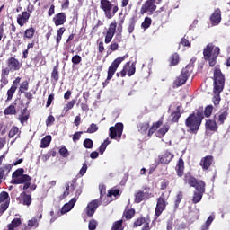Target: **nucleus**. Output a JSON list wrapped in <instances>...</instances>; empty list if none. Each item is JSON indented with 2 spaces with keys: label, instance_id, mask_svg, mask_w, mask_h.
I'll use <instances>...</instances> for the list:
<instances>
[{
  "label": "nucleus",
  "instance_id": "ddd939ff",
  "mask_svg": "<svg viewBox=\"0 0 230 230\" xmlns=\"http://www.w3.org/2000/svg\"><path fill=\"white\" fill-rule=\"evenodd\" d=\"M16 200L19 204L22 206H27V208H30L33 202L30 190L21 192L20 196L16 198Z\"/></svg>",
  "mask_w": 230,
  "mask_h": 230
},
{
  "label": "nucleus",
  "instance_id": "c03bdc74",
  "mask_svg": "<svg viewBox=\"0 0 230 230\" xmlns=\"http://www.w3.org/2000/svg\"><path fill=\"white\" fill-rule=\"evenodd\" d=\"M146 223V217H140L138 218H137L134 223H133V227H141V226H143V224Z\"/></svg>",
  "mask_w": 230,
  "mask_h": 230
},
{
  "label": "nucleus",
  "instance_id": "69168bd1",
  "mask_svg": "<svg viewBox=\"0 0 230 230\" xmlns=\"http://www.w3.org/2000/svg\"><path fill=\"white\" fill-rule=\"evenodd\" d=\"M80 62H82V57H80V55H75L74 57H72V64H74L75 66H78Z\"/></svg>",
  "mask_w": 230,
  "mask_h": 230
},
{
  "label": "nucleus",
  "instance_id": "c9c22d12",
  "mask_svg": "<svg viewBox=\"0 0 230 230\" xmlns=\"http://www.w3.org/2000/svg\"><path fill=\"white\" fill-rule=\"evenodd\" d=\"M199 193H206V182L204 181H196V185L193 187Z\"/></svg>",
  "mask_w": 230,
  "mask_h": 230
},
{
  "label": "nucleus",
  "instance_id": "e2e57ef3",
  "mask_svg": "<svg viewBox=\"0 0 230 230\" xmlns=\"http://www.w3.org/2000/svg\"><path fill=\"white\" fill-rule=\"evenodd\" d=\"M119 195V189H111L108 191L107 197H118Z\"/></svg>",
  "mask_w": 230,
  "mask_h": 230
},
{
  "label": "nucleus",
  "instance_id": "bf43d9fd",
  "mask_svg": "<svg viewBox=\"0 0 230 230\" xmlns=\"http://www.w3.org/2000/svg\"><path fill=\"white\" fill-rule=\"evenodd\" d=\"M8 208H10V202L7 201L0 203V215H3V213H4L6 209H8Z\"/></svg>",
  "mask_w": 230,
  "mask_h": 230
},
{
  "label": "nucleus",
  "instance_id": "20e7f679",
  "mask_svg": "<svg viewBox=\"0 0 230 230\" xmlns=\"http://www.w3.org/2000/svg\"><path fill=\"white\" fill-rule=\"evenodd\" d=\"M218 55H220V48L216 47L213 43H208L203 49V58L206 62H208L210 67L217 66Z\"/></svg>",
  "mask_w": 230,
  "mask_h": 230
},
{
  "label": "nucleus",
  "instance_id": "aec40b11",
  "mask_svg": "<svg viewBox=\"0 0 230 230\" xmlns=\"http://www.w3.org/2000/svg\"><path fill=\"white\" fill-rule=\"evenodd\" d=\"M39 220H42V214H40L38 217H33L27 222V225H24L23 230H31L37 229L39 227Z\"/></svg>",
  "mask_w": 230,
  "mask_h": 230
},
{
  "label": "nucleus",
  "instance_id": "603ef678",
  "mask_svg": "<svg viewBox=\"0 0 230 230\" xmlns=\"http://www.w3.org/2000/svg\"><path fill=\"white\" fill-rule=\"evenodd\" d=\"M3 202H10V194L6 191L0 193V204H3Z\"/></svg>",
  "mask_w": 230,
  "mask_h": 230
},
{
  "label": "nucleus",
  "instance_id": "4c0bfd02",
  "mask_svg": "<svg viewBox=\"0 0 230 230\" xmlns=\"http://www.w3.org/2000/svg\"><path fill=\"white\" fill-rule=\"evenodd\" d=\"M34 64H39L40 66H46V58L42 56V52H39L34 58H33Z\"/></svg>",
  "mask_w": 230,
  "mask_h": 230
},
{
  "label": "nucleus",
  "instance_id": "423d86ee",
  "mask_svg": "<svg viewBox=\"0 0 230 230\" xmlns=\"http://www.w3.org/2000/svg\"><path fill=\"white\" fill-rule=\"evenodd\" d=\"M100 8L104 12L106 19H112L118 13V10H119L118 4L114 5L109 0H100Z\"/></svg>",
  "mask_w": 230,
  "mask_h": 230
},
{
  "label": "nucleus",
  "instance_id": "338daca9",
  "mask_svg": "<svg viewBox=\"0 0 230 230\" xmlns=\"http://www.w3.org/2000/svg\"><path fill=\"white\" fill-rule=\"evenodd\" d=\"M82 134H84V131H77L73 135L74 143L80 141V137H82Z\"/></svg>",
  "mask_w": 230,
  "mask_h": 230
},
{
  "label": "nucleus",
  "instance_id": "2eb2a0df",
  "mask_svg": "<svg viewBox=\"0 0 230 230\" xmlns=\"http://www.w3.org/2000/svg\"><path fill=\"white\" fill-rule=\"evenodd\" d=\"M76 204V198H73L68 203H66L63 208H61L60 214L58 215L57 217H52L50 219V223L53 224L57 220L60 215H66V213H69L73 208H75V205Z\"/></svg>",
  "mask_w": 230,
  "mask_h": 230
},
{
  "label": "nucleus",
  "instance_id": "09e8293b",
  "mask_svg": "<svg viewBox=\"0 0 230 230\" xmlns=\"http://www.w3.org/2000/svg\"><path fill=\"white\" fill-rule=\"evenodd\" d=\"M51 78L54 80V82H58L59 80V73H58V65L53 67L52 73H51Z\"/></svg>",
  "mask_w": 230,
  "mask_h": 230
},
{
  "label": "nucleus",
  "instance_id": "f704fd0d",
  "mask_svg": "<svg viewBox=\"0 0 230 230\" xmlns=\"http://www.w3.org/2000/svg\"><path fill=\"white\" fill-rule=\"evenodd\" d=\"M191 73H193V66L187 65L184 68H182L181 75L188 80V78L191 76Z\"/></svg>",
  "mask_w": 230,
  "mask_h": 230
},
{
  "label": "nucleus",
  "instance_id": "39448f33",
  "mask_svg": "<svg viewBox=\"0 0 230 230\" xmlns=\"http://www.w3.org/2000/svg\"><path fill=\"white\" fill-rule=\"evenodd\" d=\"M214 93L219 94L224 91V85L226 84V76L220 70V67L214 68Z\"/></svg>",
  "mask_w": 230,
  "mask_h": 230
},
{
  "label": "nucleus",
  "instance_id": "9b49d317",
  "mask_svg": "<svg viewBox=\"0 0 230 230\" xmlns=\"http://www.w3.org/2000/svg\"><path fill=\"white\" fill-rule=\"evenodd\" d=\"M123 123H116L115 126H112L109 129V136L111 139H116L117 141L121 140V136H123Z\"/></svg>",
  "mask_w": 230,
  "mask_h": 230
},
{
  "label": "nucleus",
  "instance_id": "6e6552de",
  "mask_svg": "<svg viewBox=\"0 0 230 230\" xmlns=\"http://www.w3.org/2000/svg\"><path fill=\"white\" fill-rule=\"evenodd\" d=\"M168 206V198L164 196V192H163L159 198L156 199V207L155 208V218H159L161 215H163V211L166 209Z\"/></svg>",
  "mask_w": 230,
  "mask_h": 230
},
{
  "label": "nucleus",
  "instance_id": "37998d69",
  "mask_svg": "<svg viewBox=\"0 0 230 230\" xmlns=\"http://www.w3.org/2000/svg\"><path fill=\"white\" fill-rule=\"evenodd\" d=\"M136 22H137V20L136 19V16H133L129 19V25L128 27V33H133L134 30L136 28Z\"/></svg>",
  "mask_w": 230,
  "mask_h": 230
},
{
  "label": "nucleus",
  "instance_id": "a18cd8bd",
  "mask_svg": "<svg viewBox=\"0 0 230 230\" xmlns=\"http://www.w3.org/2000/svg\"><path fill=\"white\" fill-rule=\"evenodd\" d=\"M202 197H204V193L194 191L193 198H192L193 204H199V202L202 200Z\"/></svg>",
  "mask_w": 230,
  "mask_h": 230
},
{
  "label": "nucleus",
  "instance_id": "c756f323",
  "mask_svg": "<svg viewBox=\"0 0 230 230\" xmlns=\"http://www.w3.org/2000/svg\"><path fill=\"white\" fill-rule=\"evenodd\" d=\"M17 105L16 102L12 103L7 108L4 110V116H15L17 114V108L15 107Z\"/></svg>",
  "mask_w": 230,
  "mask_h": 230
},
{
  "label": "nucleus",
  "instance_id": "13d9d810",
  "mask_svg": "<svg viewBox=\"0 0 230 230\" xmlns=\"http://www.w3.org/2000/svg\"><path fill=\"white\" fill-rule=\"evenodd\" d=\"M94 132H98V126L96 124H94V123H92L88 127V128L86 130V133L87 134H94Z\"/></svg>",
  "mask_w": 230,
  "mask_h": 230
},
{
  "label": "nucleus",
  "instance_id": "3c124183",
  "mask_svg": "<svg viewBox=\"0 0 230 230\" xmlns=\"http://www.w3.org/2000/svg\"><path fill=\"white\" fill-rule=\"evenodd\" d=\"M184 195L182 194V191H179L176 195V199L174 201V209H179V204H181V201L182 200Z\"/></svg>",
  "mask_w": 230,
  "mask_h": 230
},
{
  "label": "nucleus",
  "instance_id": "473e14b6",
  "mask_svg": "<svg viewBox=\"0 0 230 230\" xmlns=\"http://www.w3.org/2000/svg\"><path fill=\"white\" fill-rule=\"evenodd\" d=\"M15 136H17L16 139H19V137H21V131L17 126H13L8 133V137L9 139H12V137H15Z\"/></svg>",
  "mask_w": 230,
  "mask_h": 230
},
{
  "label": "nucleus",
  "instance_id": "e433bc0d",
  "mask_svg": "<svg viewBox=\"0 0 230 230\" xmlns=\"http://www.w3.org/2000/svg\"><path fill=\"white\" fill-rule=\"evenodd\" d=\"M135 215H136V209L134 208L125 209L123 212V218H125V220H132Z\"/></svg>",
  "mask_w": 230,
  "mask_h": 230
},
{
  "label": "nucleus",
  "instance_id": "ea45409f",
  "mask_svg": "<svg viewBox=\"0 0 230 230\" xmlns=\"http://www.w3.org/2000/svg\"><path fill=\"white\" fill-rule=\"evenodd\" d=\"M51 136L47 135L45 136L40 142V148H48L49 145H51Z\"/></svg>",
  "mask_w": 230,
  "mask_h": 230
},
{
  "label": "nucleus",
  "instance_id": "a19ab883",
  "mask_svg": "<svg viewBox=\"0 0 230 230\" xmlns=\"http://www.w3.org/2000/svg\"><path fill=\"white\" fill-rule=\"evenodd\" d=\"M206 127L207 128H208V130H211L212 132H217V130H218V126H217V122L213 120H207Z\"/></svg>",
  "mask_w": 230,
  "mask_h": 230
},
{
  "label": "nucleus",
  "instance_id": "0eeeda50",
  "mask_svg": "<svg viewBox=\"0 0 230 230\" xmlns=\"http://www.w3.org/2000/svg\"><path fill=\"white\" fill-rule=\"evenodd\" d=\"M126 58H128V54L117 58L111 63V65L108 68V75L105 81L106 84H109V81L112 80V76H114V75L116 74V71H118V67H119V66L121 65V62H124Z\"/></svg>",
  "mask_w": 230,
  "mask_h": 230
},
{
  "label": "nucleus",
  "instance_id": "8fccbe9b",
  "mask_svg": "<svg viewBox=\"0 0 230 230\" xmlns=\"http://www.w3.org/2000/svg\"><path fill=\"white\" fill-rule=\"evenodd\" d=\"M15 91H17V88H15L14 86H11L7 90V99H6V102H12V100L13 98V94H15Z\"/></svg>",
  "mask_w": 230,
  "mask_h": 230
},
{
  "label": "nucleus",
  "instance_id": "f257e3e1",
  "mask_svg": "<svg viewBox=\"0 0 230 230\" xmlns=\"http://www.w3.org/2000/svg\"><path fill=\"white\" fill-rule=\"evenodd\" d=\"M163 117L158 121L153 122L151 127L148 122L141 123L138 126V132H140V134H147L148 137H151V136L155 134L156 137L163 139L170 130V124L165 123L163 125Z\"/></svg>",
  "mask_w": 230,
  "mask_h": 230
},
{
  "label": "nucleus",
  "instance_id": "79ce46f5",
  "mask_svg": "<svg viewBox=\"0 0 230 230\" xmlns=\"http://www.w3.org/2000/svg\"><path fill=\"white\" fill-rule=\"evenodd\" d=\"M145 200V193L142 190H138L137 193H135V203L140 204V202H143Z\"/></svg>",
  "mask_w": 230,
  "mask_h": 230
},
{
  "label": "nucleus",
  "instance_id": "49530a36",
  "mask_svg": "<svg viewBox=\"0 0 230 230\" xmlns=\"http://www.w3.org/2000/svg\"><path fill=\"white\" fill-rule=\"evenodd\" d=\"M109 145H111V140H109V138H106L104 142L101 144L99 146V152L102 155H103V153L107 150V146H109Z\"/></svg>",
  "mask_w": 230,
  "mask_h": 230
},
{
  "label": "nucleus",
  "instance_id": "72a5a7b5",
  "mask_svg": "<svg viewBox=\"0 0 230 230\" xmlns=\"http://www.w3.org/2000/svg\"><path fill=\"white\" fill-rule=\"evenodd\" d=\"M186 82H188V79L184 75H181V74H180L179 76H177L176 79L173 81V85L175 87H181V85H184Z\"/></svg>",
  "mask_w": 230,
  "mask_h": 230
},
{
  "label": "nucleus",
  "instance_id": "5fc2aeb1",
  "mask_svg": "<svg viewBox=\"0 0 230 230\" xmlns=\"http://www.w3.org/2000/svg\"><path fill=\"white\" fill-rule=\"evenodd\" d=\"M111 230H123V219L115 221L112 225Z\"/></svg>",
  "mask_w": 230,
  "mask_h": 230
},
{
  "label": "nucleus",
  "instance_id": "c85d7f7f",
  "mask_svg": "<svg viewBox=\"0 0 230 230\" xmlns=\"http://www.w3.org/2000/svg\"><path fill=\"white\" fill-rule=\"evenodd\" d=\"M168 62H169V66H170L171 67H173V66H178V65H179V62H181V58L179 57V53L174 52L173 54H172V55L169 57Z\"/></svg>",
  "mask_w": 230,
  "mask_h": 230
},
{
  "label": "nucleus",
  "instance_id": "7c9ffc66",
  "mask_svg": "<svg viewBox=\"0 0 230 230\" xmlns=\"http://www.w3.org/2000/svg\"><path fill=\"white\" fill-rule=\"evenodd\" d=\"M35 31H36V30L33 26L27 28L23 33L24 40H31V39H33V37H35Z\"/></svg>",
  "mask_w": 230,
  "mask_h": 230
},
{
  "label": "nucleus",
  "instance_id": "052dcab7",
  "mask_svg": "<svg viewBox=\"0 0 230 230\" xmlns=\"http://www.w3.org/2000/svg\"><path fill=\"white\" fill-rule=\"evenodd\" d=\"M76 103L75 100H72L70 101L66 106L64 108L65 112H69V111H71V109H73L75 107V104Z\"/></svg>",
  "mask_w": 230,
  "mask_h": 230
},
{
  "label": "nucleus",
  "instance_id": "b1692460",
  "mask_svg": "<svg viewBox=\"0 0 230 230\" xmlns=\"http://www.w3.org/2000/svg\"><path fill=\"white\" fill-rule=\"evenodd\" d=\"M10 172H12V165H9V164L0 167V184L3 181H6V177L10 175Z\"/></svg>",
  "mask_w": 230,
  "mask_h": 230
},
{
  "label": "nucleus",
  "instance_id": "bb28decb",
  "mask_svg": "<svg viewBox=\"0 0 230 230\" xmlns=\"http://www.w3.org/2000/svg\"><path fill=\"white\" fill-rule=\"evenodd\" d=\"M175 170L178 177H182L184 175V159H182V157L179 158Z\"/></svg>",
  "mask_w": 230,
  "mask_h": 230
},
{
  "label": "nucleus",
  "instance_id": "4d7b16f0",
  "mask_svg": "<svg viewBox=\"0 0 230 230\" xmlns=\"http://www.w3.org/2000/svg\"><path fill=\"white\" fill-rule=\"evenodd\" d=\"M84 148L91 149L94 146V142L91 138H85L83 142Z\"/></svg>",
  "mask_w": 230,
  "mask_h": 230
},
{
  "label": "nucleus",
  "instance_id": "412c9836",
  "mask_svg": "<svg viewBox=\"0 0 230 230\" xmlns=\"http://www.w3.org/2000/svg\"><path fill=\"white\" fill-rule=\"evenodd\" d=\"M222 21V11L219 8L216 9L210 16L212 26H218Z\"/></svg>",
  "mask_w": 230,
  "mask_h": 230
},
{
  "label": "nucleus",
  "instance_id": "f8f14e48",
  "mask_svg": "<svg viewBox=\"0 0 230 230\" xmlns=\"http://www.w3.org/2000/svg\"><path fill=\"white\" fill-rule=\"evenodd\" d=\"M6 66L7 67H3V69L9 73H14V71H20L22 67V63L19 62V59L12 57L7 59Z\"/></svg>",
  "mask_w": 230,
  "mask_h": 230
},
{
  "label": "nucleus",
  "instance_id": "680f3d73",
  "mask_svg": "<svg viewBox=\"0 0 230 230\" xmlns=\"http://www.w3.org/2000/svg\"><path fill=\"white\" fill-rule=\"evenodd\" d=\"M96 227H98V221L94 220V219L90 220L89 224H88V229L89 230H95Z\"/></svg>",
  "mask_w": 230,
  "mask_h": 230
},
{
  "label": "nucleus",
  "instance_id": "5701e85b",
  "mask_svg": "<svg viewBox=\"0 0 230 230\" xmlns=\"http://www.w3.org/2000/svg\"><path fill=\"white\" fill-rule=\"evenodd\" d=\"M66 21H67L66 13H59L53 17L55 26H62L63 24H66Z\"/></svg>",
  "mask_w": 230,
  "mask_h": 230
},
{
  "label": "nucleus",
  "instance_id": "864d4df0",
  "mask_svg": "<svg viewBox=\"0 0 230 230\" xmlns=\"http://www.w3.org/2000/svg\"><path fill=\"white\" fill-rule=\"evenodd\" d=\"M149 26H152V18L146 17L141 24V28H143V30H148Z\"/></svg>",
  "mask_w": 230,
  "mask_h": 230
},
{
  "label": "nucleus",
  "instance_id": "774afa93",
  "mask_svg": "<svg viewBox=\"0 0 230 230\" xmlns=\"http://www.w3.org/2000/svg\"><path fill=\"white\" fill-rule=\"evenodd\" d=\"M53 123H55V117L53 115H49L46 120V125L47 127H50Z\"/></svg>",
  "mask_w": 230,
  "mask_h": 230
},
{
  "label": "nucleus",
  "instance_id": "6ab92c4d",
  "mask_svg": "<svg viewBox=\"0 0 230 230\" xmlns=\"http://www.w3.org/2000/svg\"><path fill=\"white\" fill-rule=\"evenodd\" d=\"M213 163H215V158L213 157V155H208L201 158L199 165L201 166L202 170L206 172L209 170V168H211Z\"/></svg>",
  "mask_w": 230,
  "mask_h": 230
},
{
  "label": "nucleus",
  "instance_id": "4be33fe9",
  "mask_svg": "<svg viewBox=\"0 0 230 230\" xmlns=\"http://www.w3.org/2000/svg\"><path fill=\"white\" fill-rule=\"evenodd\" d=\"M10 76V72L2 68L1 75H0V89L6 87V84L10 83L8 77Z\"/></svg>",
  "mask_w": 230,
  "mask_h": 230
},
{
  "label": "nucleus",
  "instance_id": "de8ad7c7",
  "mask_svg": "<svg viewBox=\"0 0 230 230\" xmlns=\"http://www.w3.org/2000/svg\"><path fill=\"white\" fill-rule=\"evenodd\" d=\"M28 89H30V83L28 81H23L20 84L18 93H20V94H22V93H24L25 91H28Z\"/></svg>",
  "mask_w": 230,
  "mask_h": 230
},
{
  "label": "nucleus",
  "instance_id": "2f4dec72",
  "mask_svg": "<svg viewBox=\"0 0 230 230\" xmlns=\"http://www.w3.org/2000/svg\"><path fill=\"white\" fill-rule=\"evenodd\" d=\"M181 106H178L176 111L171 113V117H172L171 119L172 123H179V119H181Z\"/></svg>",
  "mask_w": 230,
  "mask_h": 230
},
{
  "label": "nucleus",
  "instance_id": "6e6d98bb",
  "mask_svg": "<svg viewBox=\"0 0 230 230\" xmlns=\"http://www.w3.org/2000/svg\"><path fill=\"white\" fill-rule=\"evenodd\" d=\"M213 114V105H208L205 110H203V117L209 118Z\"/></svg>",
  "mask_w": 230,
  "mask_h": 230
},
{
  "label": "nucleus",
  "instance_id": "4468645a",
  "mask_svg": "<svg viewBox=\"0 0 230 230\" xmlns=\"http://www.w3.org/2000/svg\"><path fill=\"white\" fill-rule=\"evenodd\" d=\"M116 28H118V23L114 21L110 24L108 31H106L104 40L105 44H111L114 35H116Z\"/></svg>",
  "mask_w": 230,
  "mask_h": 230
},
{
  "label": "nucleus",
  "instance_id": "f3484780",
  "mask_svg": "<svg viewBox=\"0 0 230 230\" xmlns=\"http://www.w3.org/2000/svg\"><path fill=\"white\" fill-rule=\"evenodd\" d=\"M100 204H102V201L100 199H93L89 202L85 208L86 215L88 217H93L94 213H96V210L100 207Z\"/></svg>",
  "mask_w": 230,
  "mask_h": 230
},
{
  "label": "nucleus",
  "instance_id": "dca6fc26",
  "mask_svg": "<svg viewBox=\"0 0 230 230\" xmlns=\"http://www.w3.org/2000/svg\"><path fill=\"white\" fill-rule=\"evenodd\" d=\"M100 204H102V201L100 199H93L89 202L85 208L86 215L88 217H93L94 213H96V210L100 207Z\"/></svg>",
  "mask_w": 230,
  "mask_h": 230
},
{
  "label": "nucleus",
  "instance_id": "58836bf2",
  "mask_svg": "<svg viewBox=\"0 0 230 230\" xmlns=\"http://www.w3.org/2000/svg\"><path fill=\"white\" fill-rule=\"evenodd\" d=\"M227 116H229V112L226 108L220 111V114L218 116V122L220 125H224V121L227 119Z\"/></svg>",
  "mask_w": 230,
  "mask_h": 230
},
{
  "label": "nucleus",
  "instance_id": "9d476101",
  "mask_svg": "<svg viewBox=\"0 0 230 230\" xmlns=\"http://www.w3.org/2000/svg\"><path fill=\"white\" fill-rule=\"evenodd\" d=\"M163 0H146L140 9L141 15H145V13H148V12L154 13V12L157 10L155 4H161Z\"/></svg>",
  "mask_w": 230,
  "mask_h": 230
},
{
  "label": "nucleus",
  "instance_id": "a211bd4d",
  "mask_svg": "<svg viewBox=\"0 0 230 230\" xmlns=\"http://www.w3.org/2000/svg\"><path fill=\"white\" fill-rule=\"evenodd\" d=\"M173 157H175V155L172 154V152L166 150L158 155L157 164H170Z\"/></svg>",
  "mask_w": 230,
  "mask_h": 230
},
{
  "label": "nucleus",
  "instance_id": "a878e982",
  "mask_svg": "<svg viewBox=\"0 0 230 230\" xmlns=\"http://www.w3.org/2000/svg\"><path fill=\"white\" fill-rule=\"evenodd\" d=\"M183 181H184L185 184H189V186H190V188H193L194 186H196L197 181L199 180H197V178L192 176L191 172H187L184 175Z\"/></svg>",
  "mask_w": 230,
  "mask_h": 230
},
{
  "label": "nucleus",
  "instance_id": "7ed1b4c3",
  "mask_svg": "<svg viewBox=\"0 0 230 230\" xmlns=\"http://www.w3.org/2000/svg\"><path fill=\"white\" fill-rule=\"evenodd\" d=\"M11 184H23L22 190L26 191L31 186V177L28 174H24L23 168H18L12 174Z\"/></svg>",
  "mask_w": 230,
  "mask_h": 230
},
{
  "label": "nucleus",
  "instance_id": "f03ea898",
  "mask_svg": "<svg viewBox=\"0 0 230 230\" xmlns=\"http://www.w3.org/2000/svg\"><path fill=\"white\" fill-rule=\"evenodd\" d=\"M203 120L204 108L199 107L186 118L185 127H187V132L189 134H198Z\"/></svg>",
  "mask_w": 230,
  "mask_h": 230
},
{
  "label": "nucleus",
  "instance_id": "0e129e2a",
  "mask_svg": "<svg viewBox=\"0 0 230 230\" xmlns=\"http://www.w3.org/2000/svg\"><path fill=\"white\" fill-rule=\"evenodd\" d=\"M59 154H60L61 157H69V150H67V148H66V146H62L59 149Z\"/></svg>",
  "mask_w": 230,
  "mask_h": 230
},
{
  "label": "nucleus",
  "instance_id": "393cba45",
  "mask_svg": "<svg viewBox=\"0 0 230 230\" xmlns=\"http://www.w3.org/2000/svg\"><path fill=\"white\" fill-rule=\"evenodd\" d=\"M136 64H137V61L135 58L134 61H128L124 65V67H126V71L128 73V76H134V75H136Z\"/></svg>",
  "mask_w": 230,
  "mask_h": 230
},
{
  "label": "nucleus",
  "instance_id": "cd10ccee",
  "mask_svg": "<svg viewBox=\"0 0 230 230\" xmlns=\"http://www.w3.org/2000/svg\"><path fill=\"white\" fill-rule=\"evenodd\" d=\"M22 226V219L21 217H14L10 224L7 225V228L10 230H15L17 227Z\"/></svg>",
  "mask_w": 230,
  "mask_h": 230
},
{
  "label": "nucleus",
  "instance_id": "1a4fd4ad",
  "mask_svg": "<svg viewBox=\"0 0 230 230\" xmlns=\"http://www.w3.org/2000/svg\"><path fill=\"white\" fill-rule=\"evenodd\" d=\"M35 11V6L33 4H30L27 6V11H23L22 14H19L17 17V24L22 28L24 24H27L28 21H30V17L31 13Z\"/></svg>",
  "mask_w": 230,
  "mask_h": 230
}]
</instances>
